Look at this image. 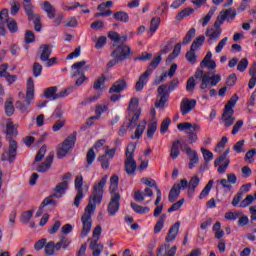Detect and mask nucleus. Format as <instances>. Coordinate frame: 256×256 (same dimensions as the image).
Returning a JSON list of instances; mask_svg holds the SVG:
<instances>
[{"label":"nucleus","mask_w":256,"mask_h":256,"mask_svg":"<svg viewBox=\"0 0 256 256\" xmlns=\"http://www.w3.org/2000/svg\"><path fill=\"white\" fill-rule=\"evenodd\" d=\"M109 39L114 41L112 44V52L111 57L113 59H118V61H125L131 57V47L125 45L127 43V35L121 36L117 32H109L108 33Z\"/></svg>","instance_id":"obj_1"},{"label":"nucleus","mask_w":256,"mask_h":256,"mask_svg":"<svg viewBox=\"0 0 256 256\" xmlns=\"http://www.w3.org/2000/svg\"><path fill=\"white\" fill-rule=\"evenodd\" d=\"M96 205H97V192H93V194L90 196L89 203L84 210V214L81 217V221L83 225V228L81 231V237H87V235L89 234V231H91V223H92L91 217L95 213Z\"/></svg>","instance_id":"obj_2"},{"label":"nucleus","mask_w":256,"mask_h":256,"mask_svg":"<svg viewBox=\"0 0 256 256\" xmlns=\"http://www.w3.org/2000/svg\"><path fill=\"white\" fill-rule=\"evenodd\" d=\"M194 76L196 79H202L200 89L204 93H207L209 87H215L221 81V75H215L213 72L204 73L201 69H198Z\"/></svg>","instance_id":"obj_3"},{"label":"nucleus","mask_w":256,"mask_h":256,"mask_svg":"<svg viewBox=\"0 0 256 256\" xmlns=\"http://www.w3.org/2000/svg\"><path fill=\"white\" fill-rule=\"evenodd\" d=\"M161 61H163V58L161 55H156L153 60L151 61L150 65L146 69V71L140 75L138 81L136 82L135 85V90L136 91H143V87L147 85V82L149 81V75L153 73V70L159 67Z\"/></svg>","instance_id":"obj_4"},{"label":"nucleus","mask_w":256,"mask_h":256,"mask_svg":"<svg viewBox=\"0 0 256 256\" xmlns=\"http://www.w3.org/2000/svg\"><path fill=\"white\" fill-rule=\"evenodd\" d=\"M179 87V79L175 78L169 84L160 85L158 87L159 102H156V107H165V103L169 101V93L175 91Z\"/></svg>","instance_id":"obj_5"},{"label":"nucleus","mask_w":256,"mask_h":256,"mask_svg":"<svg viewBox=\"0 0 256 256\" xmlns=\"http://www.w3.org/2000/svg\"><path fill=\"white\" fill-rule=\"evenodd\" d=\"M135 149H137V144L133 142L126 149L125 171L127 175H135L137 170V162L134 159Z\"/></svg>","instance_id":"obj_6"},{"label":"nucleus","mask_w":256,"mask_h":256,"mask_svg":"<svg viewBox=\"0 0 256 256\" xmlns=\"http://www.w3.org/2000/svg\"><path fill=\"white\" fill-rule=\"evenodd\" d=\"M35 99V82L33 81V78H29L27 80V89H26V99L25 103L23 104L21 101L16 102V109H20L22 113H25L27 111L28 107L31 105V101Z\"/></svg>","instance_id":"obj_7"},{"label":"nucleus","mask_w":256,"mask_h":256,"mask_svg":"<svg viewBox=\"0 0 256 256\" xmlns=\"http://www.w3.org/2000/svg\"><path fill=\"white\" fill-rule=\"evenodd\" d=\"M71 69L75 71L71 74V77H79L76 80L77 87H81L83 83H85V71L89 69V65H87V61L82 60L80 62H76L71 66Z\"/></svg>","instance_id":"obj_8"},{"label":"nucleus","mask_w":256,"mask_h":256,"mask_svg":"<svg viewBox=\"0 0 256 256\" xmlns=\"http://www.w3.org/2000/svg\"><path fill=\"white\" fill-rule=\"evenodd\" d=\"M77 141V132L70 134L63 142L60 148L57 150V157L61 159L75 147V143Z\"/></svg>","instance_id":"obj_9"},{"label":"nucleus","mask_w":256,"mask_h":256,"mask_svg":"<svg viewBox=\"0 0 256 256\" xmlns=\"http://www.w3.org/2000/svg\"><path fill=\"white\" fill-rule=\"evenodd\" d=\"M17 141L9 138V149L5 150L1 155V161H9V163H13L17 158Z\"/></svg>","instance_id":"obj_10"},{"label":"nucleus","mask_w":256,"mask_h":256,"mask_svg":"<svg viewBox=\"0 0 256 256\" xmlns=\"http://www.w3.org/2000/svg\"><path fill=\"white\" fill-rule=\"evenodd\" d=\"M104 150L105 154L101 155L98 158V161L101 163L102 169H109L110 161L111 159H113V157H115V152L117 151V149H109V146H105Z\"/></svg>","instance_id":"obj_11"},{"label":"nucleus","mask_w":256,"mask_h":256,"mask_svg":"<svg viewBox=\"0 0 256 256\" xmlns=\"http://www.w3.org/2000/svg\"><path fill=\"white\" fill-rule=\"evenodd\" d=\"M121 201V195L119 193L112 194L111 200L108 204V215L110 217H115L117 215V212L119 211V207H121V204L119 203Z\"/></svg>","instance_id":"obj_12"},{"label":"nucleus","mask_w":256,"mask_h":256,"mask_svg":"<svg viewBox=\"0 0 256 256\" xmlns=\"http://www.w3.org/2000/svg\"><path fill=\"white\" fill-rule=\"evenodd\" d=\"M196 105L197 100L183 98L180 102V113H182L183 117H185V115H189V113L195 109Z\"/></svg>","instance_id":"obj_13"},{"label":"nucleus","mask_w":256,"mask_h":256,"mask_svg":"<svg viewBox=\"0 0 256 256\" xmlns=\"http://www.w3.org/2000/svg\"><path fill=\"white\" fill-rule=\"evenodd\" d=\"M75 189L77 190V194L74 198V205L75 207H79L81 199L83 198V176H76Z\"/></svg>","instance_id":"obj_14"},{"label":"nucleus","mask_w":256,"mask_h":256,"mask_svg":"<svg viewBox=\"0 0 256 256\" xmlns=\"http://www.w3.org/2000/svg\"><path fill=\"white\" fill-rule=\"evenodd\" d=\"M110 7H113V1H107L103 2L98 6V12L97 17H110V15H113V11L110 9Z\"/></svg>","instance_id":"obj_15"},{"label":"nucleus","mask_w":256,"mask_h":256,"mask_svg":"<svg viewBox=\"0 0 256 256\" xmlns=\"http://www.w3.org/2000/svg\"><path fill=\"white\" fill-rule=\"evenodd\" d=\"M186 155L189 157V164L188 167L189 169H193L195 165L199 164V155L197 154V151L191 149V147L186 145L185 149Z\"/></svg>","instance_id":"obj_16"},{"label":"nucleus","mask_w":256,"mask_h":256,"mask_svg":"<svg viewBox=\"0 0 256 256\" xmlns=\"http://www.w3.org/2000/svg\"><path fill=\"white\" fill-rule=\"evenodd\" d=\"M51 53H53V45L42 44L39 47V55L40 60L44 63L49 61V57H51Z\"/></svg>","instance_id":"obj_17"},{"label":"nucleus","mask_w":256,"mask_h":256,"mask_svg":"<svg viewBox=\"0 0 256 256\" xmlns=\"http://www.w3.org/2000/svg\"><path fill=\"white\" fill-rule=\"evenodd\" d=\"M54 157H55V154L50 153L46 157L45 161L38 165L36 171H38V173H47V171L51 169V165H53Z\"/></svg>","instance_id":"obj_18"},{"label":"nucleus","mask_w":256,"mask_h":256,"mask_svg":"<svg viewBox=\"0 0 256 256\" xmlns=\"http://www.w3.org/2000/svg\"><path fill=\"white\" fill-rule=\"evenodd\" d=\"M176 253H177V246H173L171 248V245L164 244L160 246L156 256H175Z\"/></svg>","instance_id":"obj_19"},{"label":"nucleus","mask_w":256,"mask_h":256,"mask_svg":"<svg viewBox=\"0 0 256 256\" xmlns=\"http://www.w3.org/2000/svg\"><path fill=\"white\" fill-rule=\"evenodd\" d=\"M67 189H69V182L63 181L58 183L54 188V193L52 194V197H56V199H61V197L65 195Z\"/></svg>","instance_id":"obj_20"},{"label":"nucleus","mask_w":256,"mask_h":256,"mask_svg":"<svg viewBox=\"0 0 256 256\" xmlns=\"http://www.w3.org/2000/svg\"><path fill=\"white\" fill-rule=\"evenodd\" d=\"M179 195H181V184L175 183L168 194V201L175 203L179 199Z\"/></svg>","instance_id":"obj_21"},{"label":"nucleus","mask_w":256,"mask_h":256,"mask_svg":"<svg viewBox=\"0 0 256 256\" xmlns=\"http://www.w3.org/2000/svg\"><path fill=\"white\" fill-rule=\"evenodd\" d=\"M179 227H181V222L179 221L170 227L168 231V235L166 237L167 243H171V241H175L177 234L179 233Z\"/></svg>","instance_id":"obj_22"},{"label":"nucleus","mask_w":256,"mask_h":256,"mask_svg":"<svg viewBox=\"0 0 256 256\" xmlns=\"http://www.w3.org/2000/svg\"><path fill=\"white\" fill-rule=\"evenodd\" d=\"M26 15L28 17V21H33L35 31H41V16L39 14H35L33 10L30 12V14L26 13Z\"/></svg>","instance_id":"obj_23"},{"label":"nucleus","mask_w":256,"mask_h":256,"mask_svg":"<svg viewBox=\"0 0 256 256\" xmlns=\"http://www.w3.org/2000/svg\"><path fill=\"white\" fill-rule=\"evenodd\" d=\"M125 87H127V81H125V79H120L114 82L109 89V93H121V91L125 90Z\"/></svg>","instance_id":"obj_24"},{"label":"nucleus","mask_w":256,"mask_h":256,"mask_svg":"<svg viewBox=\"0 0 256 256\" xmlns=\"http://www.w3.org/2000/svg\"><path fill=\"white\" fill-rule=\"evenodd\" d=\"M200 182H201V179L197 175L193 176L190 179V181L188 182V195L190 197H193V193H195V189L199 187Z\"/></svg>","instance_id":"obj_25"},{"label":"nucleus","mask_w":256,"mask_h":256,"mask_svg":"<svg viewBox=\"0 0 256 256\" xmlns=\"http://www.w3.org/2000/svg\"><path fill=\"white\" fill-rule=\"evenodd\" d=\"M235 112H230L227 110H224V113L222 114V121L224 123V127H231L235 123V117H233Z\"/></svg>","instance_id":"obj_26"},{"label":"nucleus","mask_w":256,"mask_h":256,"mask_svg":"<svg viewBox=\"0 0 256 256\" xmlns=\"http://www.w3.org/2000/svg\"><path fill=\"white\" fill-rule=\"evenodd\" d=\"M43 11L47 13V16L49 19H55V15L57 14V10L55 9V6L51 4L49 1H44L43 2Z\"/></svg>","instance_id":"obj_27"},{"label":"nucleus","mask_w":256,"mask_h":256,"mask_svg":"<svg viewBox=\"0 0 256 256\" xmlns=\"http://www.w3.org/2000/svg\"><path fill=\"white\" fill-rule=\"evenodd\" d=\"M89 249L92 251V256H97V227L93 230V237L88 239Z\"/></svg>","instance_id":"obj_28"},{"label":"nucleus","mask_w":256,"mask_h":256,"mask_svg":"<svg viewBox=\"0 0 256 256\" xmlns=\"http://www.w3.org/2000/svg\"><path fill=\"white\" fill-rule=\"evenodd\" d=\"M181 145L180 140H175L172 142V147L170 149V157L171 159H177L181 155V150L179 149Z\"/></svg>","instance_id":"obj_29"},{"label":"nucleus","mask_w":256,"mask_h":256,"mask_svg":"<svg viewBox=\"0 0 256 256\" xmlns=\"http://www.w3.org/2000/svg\"><path fill=\"white\" fill-rule=\"evenodd\" d=\"M132 115V117H131ZM141 116V111L137 110L135 112H131V114L129 115V117H131V119L128 120L127 122V126L130 127L131 130L135 129V127H137V121H139V117Z\"/></svg>","instance_id":"obj_30"},{"label":"nucleus","mask_w":256,"mask_h":256,"mask_svg":"<svg viewBox=\"0 0 256 256\" xmlns=\"http://www.w3.org/2000/svg\"><path fill=\"white\" fill-rule=\"evenodd\" d=\"M206 37H209L213 41H217V39L221 37V28L215 26L212 28H208L206 30Z\"/></svg>","instance_id":"obj_31"},{"label":"nucleus","mask_w":256,"mask_h":256,"mask_svg":"<svg viewBox=\"0 0 256 256\" xmlns=\"http://www.w3.org/2000/svg\"><path fill=\"white\" fill-rule=\"evenodd\" d=\"M60 240L56 243V251H59V249H67L69 245H71V240L69 237L65 235H60Z\"/></svg>","instance_id":"obj_32"},{"label":"nucleus","mask_w":256,"mask_h":256,"mask_svg":"<svg viewBox=\"0 0 256 256\" xmlns=\"http://www.w3.org/2000/svg\"><path fill=\"white\" fill-rule=\"evenodd\" d=\"M107 183V176L102 177L100 182L97 184V204H101V199L103 197V187Z\"/></svg>","instance_id":"obj_33"},{"label":"nucleus","mask_w":256,"mask_h":256,"mask_svg":"<svg viewBox=\"0 0 256 256\" xmlns=\"http://www.w3.org/2000/svg\"><path fill=\"white\" fill-rule=\"evenodd\" d=\"M108 80L109 78H107L105 75H102L97 79L98 95H101V93H105V91H107V86L105 85V82Z\"/></svg>","instance_id":"obj_34"},{"label":"nucleus","mask_w":256,"mask_h":256,"mask_svg":"<svg viewBox=\"0 0 256 256\" xmlns=\"http://www.w3.org/2000/svg\"><path fill=\"white\" fill-rule=\"evenodd\" d=\"M249 75L251 76L248 87L249 89H254L256 85V62L252 64L249 70Z\"/></svg>","instance_id":"obj_35"},{"label":"nucleus","mask_w":256,"mask_h":256,"mask_svg":"<svg viewBox=\"0 0 256 256\" xmlns=\"http://www.w3.org/2000/svg\"><path fill=\"white\" fill-rule=\"evenodd\" d=\"M130 206L132 207L133 211L139 215H145V213H149V211H151V208L147 206H141L135 202H131Z\"/></svg>","instance_id":"obj_36"},{"label":"nucleus","mask_w":256,"mask_h":256,"mask_svg":"<svg viewBox=\"0 0 256 256\" xmlns=\"http://www.w3.org/2000/svg\"><path fill=\"white\" fill-rule=\"evenodd\" d=\"M166 219H167V215L166 214H162L160 216V218L158 219V221L156 222V224L154 226V233H155V235L161 233V229H163V227H165Z\"/></svg>","instance_id":"obj_37"},{"label":"nucleus","mask_w":256,"mask_h":256,"mask_svg":"<svg viewBox=\"0 0 256 256\" xmlns=\"http://www.w3.org/2000/svg\"><path fill=\"white\" fill-rule=\"evenodd\" d=\"M115 21H120L121 23H129V14L125 11H118L113 14Z\"/></svg>","instance_id":"obj_38"},{"label":"nucleus","mask_w":256,"mask_h":256,"mask_svg":"<svg viewBox=\"0 0 256 256\" xmlns=\"http://www.w3.org/2000/svg\"><path fill=\"white\" fill-rule=\"evenodd\" d=\"M237 101H239V96L237 94H234L228 101V103L225 105L224 111H229L230 113H235L233 110L234 105H236Z\"/></svg>","instance_id":"obj_39"},{"label":"nucleus","mask_w":256,"mask_h":256,"mask_svg":"<svg viewBox=\"0 0 256 256\" xmlns=\"http://www.w3.org/2000/svg\"><path fill=\"white\" fill-rule=\"evenodd\" d=\"M216 11H217V7L213 6L210 8L209 12L205 15V17L200 20L202 27H206V25L209 24V22L211 21V17L215 15Z\"/></svg>","instance_id":"obj_40"},{"label":"nucleus","mask_w":256,"mask_h":256,"mask_svg":"<svg viewBox=\"0 0 256 256\" xmlns=\"http://www.w3.org/2000/svg\"><path fill=\"white\" fill-rule=\"evenodd\" d=\"M181 53V43H177L174 47V50L171 54H169L168 58L166 59V63H171L174 59H177Z\"/></svg>","instance_id":"obj_41"},{"label":"nucleus","mask_w":256,"mask_h":256,"mask_svg":"<svg viewBox=\"0 0 256 256\" xmlns=\"http://www.w3.org/2000/svg\"><path fill=\"white\" fill-rule=\"evenodd\" d=\"M56 96H57V86H52L44 90V97L46 99H52L53 101H55Z\"/></svg>","instance_id":"obj_42"},{"label":"nucleus","mask_w":256,"mask_h":256,"mask_svg":"<svg viewBox=\"0 0 256 256\" xmlns=\"http://www.w3.org/2000/svg\"><path fill=\"white\" fill-rule=\"evenodd\" d=\"M119 189V176L113 175L110 178V193L115 194L117 193V190Z\"/></svg>","instance_id":"obj_43"},{"label":"nucleus","mask_w":256,"mask_h":256,"mask_svg":"<svg viewBox=\"0 0 256 256\" xmlns=\"http://www.w3.org/2000/svg\"><path fill=\"white\" fill-rule=\"evenodd\" d=\"M5 113L7 115V117H11L13 115V113H15V107L13 106V98H9L6 102H5Z\"/></svg>","instance_id":"obj_44"},{"label":"nucleus","mask_w":256,"mask_h":256,"mask_svg":"<svg viewBox=\"0 0 256 256\" xmlns=\"http://www.w3.org/2000/svg\"><path fill=\"white\" fill-rule=\"evenodd\" d=\"M52 196H49L45 198L41 205L39 206L37 212H36V217H41L43 215V207H47V205H51V203H54L53 199H51Z\"/></svg>","instance_id":"obj_45"},{"label":"nucleus","mask_w":256,"mask_h":256,"mask_svg":"<svg viewBox=\"0 0 256 256\" xmlns=\"http://www.w3.org/2000/svg\"><path fill=\"white\" fill-rule=\"evenodd\" d=\"M213 183H215L213 180H209V182L206 184V186L203 188L199 195V199H205L207 195L211 192V189H213Z\"/></svg>","instance_id":"obj_46"},{"label":"nucleus","mask_w":256,"mask_h":256,"mask_svg":"<svg viewBox=\"0 0 256 256\" xmlns=\"http://www.w3.org/2000/svg\"><path fill=\"white\" fill-rule=\"evenodd\" d=\"M203 43H205V36H203V35L198 36L192 42L190 49H192V51H197V49H199V47H201V45H203Z\"/></svg>","instance_id":"obj_47"},{"label":"nucleus","mask_w":256,"mask_h":256,"mask_svg":"<svg viewBox=\"0 0 256 256\" xmlns=\"http://www.w3.org/2000/svg\"><path fill=\"white\" fill-rule=\"evenodd\" d=\"M7 27L10 33H17L19 31V27L17 26V21L13 18L6 19Z\"/></svg>","instance_id":"obj_48"},{"label":"nucleus","mask_w":256,"mask_h":256,"mask_svg":"<svg viewBox=\"0 0 256 256\" xmlns=\"http://www.w3.org/2000/svg\"><path fill=\"white\" fill-rule=\"evenodd\" d=\"M193 13H195V10L193 8H185L178 13L176 19L178 21H181V19H183L184 17H189V15H193Z\"/></svg>","instance_id":"obj_49"},{"label":"nucleus","mask_w":256,"mask_h":256,"mask_svg":"<svg viewBox=\"0 0 256 256\" xmlns=\"http://www.w3.org/2000/svg\"><path fill=\"white\" fill-rule=\"evenodd\" d=\"M146 122L139 124L135 130V133L131 136V139H141V135L145 131Z\"/></svg>","instance_id":"obj_50"},{"label":"nucleus","mask_w":256,"mask_h":256,"mask_svg":"<svg viewBox=\"0 0 256 256\" xmlns=\"http://www.w3.org/2000/svg\"><path fill=\"white\" fill-rule=\"evenodd\" d=\"M196 30L195 28H191L185 35L182 45H189L190 41H193V37H195Z\"/></svg>","instance_id":"obj_51"},{"label":"nucleus","mask_w":256,"mask_h":256,"mask_svg":"<svg viewBox=\"0 0 256 256\" xmlns=\"http://www.w3.org/2000/svg\"><path fill=\"white\" fill-rule=\"evenodd\" d=\"M21 9V3L17 0H11L10 3V13L11 15H17Z\"/></svg>","instance_id":"obj_52"},{"label":"nucleus","mask_w":256,"mask_h":256,"mask_svg":"<svg viewBox=\"0 0 256 256\" xmlns=\"http://www.w3.org/2000/svg\"><path fill=\"white\" fill-rule=\"evenodd\" d=\"M222 11L225 15L226 21H233V19H235V17H237V12L233 8H229V9L222 10Z\"/></svg>","instance_id":"obj_53"},{"label":"nucleus","mask_w":256,"mask_h":256,"mask_svg":"<svg viewBox=\"0 0 256 256\" xmlns=\"http://www.w3.org/2000/svg\"><path fill=\"white\" fill-rule=\"evenodd\" d=\"M44 249L46 255H53L55 253V249L57 250V244H55L54 241H50L44 246Z\"/></svg>","instance_id":"obj_54"},{"label":"nucleus","mask_w":256,"mask_h":256,"mask_svg":"<svg viewBox=\"0 0 256 256\" xmlns=\"http://www.w3.org/2000/svg\"><path fill=\"white\" fill-rule=\"evenodd\" d=\"M160 24H161V18H159V17L152 18V20L150 22L151 35H153V33H155V31H157V29H159Z\"/></svg>","instance_id":"obj_55"},{"label":"nucleus","mask_w":256,"mask_h":256,"mask_svg":"<svg viewBox=\"0 0 256 256\" xmlns=\"http://www.w3.org/2000/svg\"><path fill=\"white\" fill-rule=\"evenodd\" d=\"M139 107V99L137 98H132L129 103L128 111L129 115L131 113H135V111H139L137 108Z\"/></svg>","instance_id":"obj_56"},{"label":"nucleus","mask_w":256,"mask_h":256,"mask_svg":"<svg viewBox=\"0 0 256 256\" xmlns=\"http://www.w3.org/2000/svg\"><path fill=\"white\" fill-rule=\"evenodd\" d=\"M230 153V150L229 148H227L222 155H220L218 158L215 159L214 161V166L215 167H218V165H221V163H223V161H227V155H229Z\"/></svg>","instance_id":"obj_57"},{"label":"nucleus","mask_w":256,"mask_h":256,"mask_svg":"<svg viewBox=\"0 0 256 256\" xmlns=\"http://www.w3.org/2000/svg\"><path fill=\"white\" fill-rule=\"evenodd\" d=\"M47 153V146L43 145L37 152L35 158H34V163H37L39 161L43 160V157H45V154Z\"/></svg>","instance_id":"obj_58"},{"label":"nucleus","mask_w":256,"mask_h":256,"mask_svg":"<svg viewBox=\"0 0 256 256\" xmlns=\"http://www.w3.org/2000/svg\"><path fill=\"white\" fill-rule=\"evenodd\" d=\"M247 67H249V60L247 58H242L237 65V71H240V73H243L247 70Z\"/></svg>","instance_id":"obj_59"},{"label":"nucleus","mask_w":256,"mask_h":256,"mask_svg":"<svg viewBox=\"0 0 256 256\" xmlns=\"http://www.w3.org/2000/svg\"><path fill=\"white\" fill-rule=\"evenodd\" d=\"M34 77H39L43 73V66L39 62H34L32 67Z\"/></svg>","instance_id":"obj_60"},{"label":"nucleus","mask_w":256,"mask_h":256,"mask_svg":"<svg viewBox=\"0 0 256 256\" xmlns=\"http://www.w3.org/2000/svg\"><path fill=\"white\" fill-rule=\"evenodd\" d=\"M201 151L206 164L209 163V161H213V152L205 148H201Z\"/></svg>","instance_id":"obj_61"},{"label":"nucleus","mask_w":256,"mask_h":256,"mask_svg":"<svg viewBox=\"0 0 256 256\" xmlns=\"http://www.w3.org/2000/svg\"><path fill=\"white\" fill-rule=\"evenodd\" d=\"M157 131V122H152L148 125L147 129V137L149 139H153V135H155V132Z\"/></svg>","instance_id":"obj_62"},{"label":"nucleus","mask_w":256,"mask_h":256,"mask_svg":"<svg viewBox=\"0 0 256 256\" xmlns=\"http://www.w3.org/2000/svg\"><path fill=\"white\" fill-rule=\"evenodd\" d=\"M241 215H243L241 212H226L225 219L228 221H236V219H239Z\"/></svg>","instance_id":"obj_63"},{"label":"nucleus","mask_w":256,"mask_h":256,"mask_svg":"<svg viewBox=\"0 0 256 256\" xmlns=\"http://www.w3.org/2000/svg\"><path fill=\"white\" fill-rule=\"evenodd\" d=\"M255 201V198H253V195H247L244 200L240 202V207L245 209V207H249L253 202Z\"/></svg>","instance_id":"obj_64"}]
</instances>
